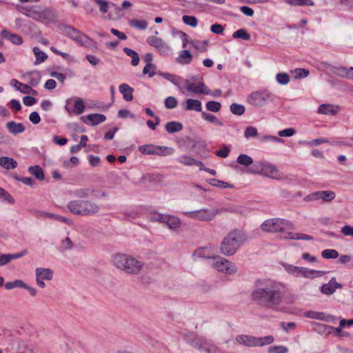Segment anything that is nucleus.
Wrapping results in <instances>:
<instances>
[{"instance_id": "1", "label": "nucleus", "mask_w": 353, "mask_h": 353, "mask_svg": "<svg viewBox=\"0 0 353 353\" xmlns=\"http://www.w3.org/2000/svg\"><path fill=\"white\" fill-rule=\"evenodd\" d=\"M287 291L286 285L272 279L256 280L251 293L252 301L261 307L274 308L279 306Z\"/></svg>"}, {"instance_id": "2", "label": "nucleus", "mask_w": 353, "mask_h": 353, "mask_svg": "<svg viewBox=\"0 0 353 353\" xmlns=\"http://www.w3.org/2000/svg\"><path fill=\"white\" fill-rule=\"evenodd\" d=\"M15 9L27 17L45 24L54 23L57 20L55 12L50 7H42L39 5L17 4Z\"/></svg>"}, {"instance_id": "3", "label": "nucleus", "mask_w": 353, "mask_h": 353, "mask_svg": "<svg viewBox=\"0 0 353 353\" xmlns=\"http://www.w3.org/2000/svg\"><path fill=\"white\" fill-rule=\"evenodd\" d=\"M246 239L247 236L243 230H232L223 239L221 243V253L228 256L234 255Z\"/></svg>"}, {"instance_id": "4", "label": "nucleus", "mask_w": 353, "mask_h": 353, "mask_svg": "<svg viewBox=\"0 0 353 353\" xmlns=\"http://www.w3.org/2000/svg\"><path fill=\"white\" fill-rule=\"evenodd\" d=\"M114 265L127 274H138L143 267V263L130 255L117 254L113 258Z\"/></svg>"}, {"instance_id": "5", "label": "nucleus", "mask_w": 353, "mask_h": 353, "mask_svg": "<svg viewBox=\"0 0 353 353\" xmlns=\"http://www.w3.org/2000/svg\"><path fill=\"white\" fill-rule=\"evenodd\" d=\"M67 208L72 214L84 216L95 215L100 211L99 205L89 200L70 201Z\"/></svg>"}, {"instance_id": "6", "label": "nucleus", "mask_w": 353, "mask_h": 353, "mask_svg": "<svg viewBox=\"0 0 353 353\" xmlns=\"http://www.w3.org/2000/svg\"><path fill=\"white\" fill-rule=\"evenodd\" d=\"M275 99L274 94L268 90H260L252 92L247 98L249 104L256 107L261 108L265 106L268 103L274 101Z\"/></svg>"}, {"instance_id": "7", "label": "nucleus", "mask_w": 353, "mask_h": 353, "mask_svg": "<svg viewBox=\"0 0 353 353\" xmlns=\"http://www.w3.org/2000/svg\"><path fill=\"white\" fill-rule=\"evenodd\" d=\"M61 30L81 46L90 48L94 44L92 39L72 26L64 25L61 28Z\"/></svg>"}, {"instance_id": "8", "label": "nucleus", "mask_w": 353, "mask_h": 353, "mask_svg": "<svg viewBox=\"0 0 353 353\" xmlns=\"http://www.w3.org/2000/svg\"><path fill=\"white\" fill-rule=\"evenodd\" d=\"M226 211L230 212H236V210L228 209H221L219 210L218 208H212V209H207L203 208L199 210L186 212L185 215L191 219L202 221H210L214 219V217L219 214L221 211Z\"/></svg>"}, {"instance_id": "9", "label": "nucleus", "mask_w": 353, "mask_h": 353, "mask_svg": "<svg viewBox=\"0 0 353 353\" xmlns=\"http://www.w3.org/2000/svg\"><path fill=\"white\" fill-rule=\"evenodd\" d=\"M291 227L292 223L290 221L282 219H270L261 225V230L266 232H282Z\"/></svg>"}, {"instance_id": "10", "label": "nucleus", "mask_w": 353, "mask_h": 353, "mask_svg": "<svg viewBox=\"0 0 353 353\" xmlns=\"http://www.w3.org/2000/svg\"><path fill=\"white\" fill-rule=\"evenodd\" d=\"M285 270L288 273L295 276H303L307 279H314L321 277L326 274L325 271H319L314 270H309L306 268L288 265L285 266Z\"/></svg>"}, {"instance_id": "11", "label": "nucleus", "mask_w": 353, "mask_h": 353, "mask_svg": "<svg viewBox=\"0 0 353 353\" xmlns=\"http://www.w3.org/2000/svg\"><path fill=\"white\" fill-rule=\"evenodd\" d=\"M139 150L143 154H155L159 156L170 155L174 152V150L172 148L155 145L153 144L140 145Z\"/></svg>"}, {"instance_id": "12", "label": "nucleus", "mask_w": 353, "mask_h": 353, "mask_svg": "<svg viewBox=\"0 0 353 353\" xmlns=\"http://www.w3.org/2000/svg\"><path fill=\"white\" fill-rule=\"evenodd\" d=\"M147 43L155 48L161 55H168L170 51V46L162 39L155 36L149 37Z\"/></svg>"}, {"instance_id": "13", "label": "nucleus", "mask_w": 353, "mask_h": 353, "mask_svg": "<svg viewBox=\"0 0 353 353\" xmlns=\"http://www.w3.org/2000/svg\"><path fill=\"white\" fill-rule=\"evenodd\" d=\"M94 193V196L96 198H102L108 196V194L105 192L91 188H79L75 190L73 192V194L77 198L84 199L90 196L92 194Z\"/></svg>"}, {"instance_id": "14", "label": "nucleus", "mask_w": 353, "mask_h": 353, "mask_svg": "<svg viewBox=\"0 0 353 353\" xmlns=\"http://www.w3.org/2000/svg\"><path fill=\"white\" fill-rule=\"evenodd\" d=\"M217 258H219V260L214 265V267L217 271L226 273L228 274H233L236 272V268L234 263L224 258L219 257V256H217Z\"/></svg>"}, {"instance_id": "15", "label": "nucleus", "mask_w": 353, "mask_h": 353, "mask_svg": "<svg viewBox=\"0 0 353 353\" xmlns=\"http://www.w3.org/2000/svg\"><path fill=\"white\" fill-rule=\"evenodd\" d=\"M185 88L187 90L194 92L198 94H210L211 90L208 89L203 82H200L199 84L196 85L194 83H192L189 80H185Z\"/></svg>"}, {"instance_id": "16", "label": "nucleus", "mask_w": 353, "mask_h": 353, "mask_svg": "<svg viewBox=\"0 0 353 353\" xmlns=\"http://www.w3.org/2000/svg\"><path fill=\"white\" fill-rule=\"evenodd\" d=\"M336 194L331 190H323L313 192L307 196L309 200L322 199L323 201L330 202L334 199Z\"/></svg>"}, {"instance_id": "17", "label": "nucleus", "mask_w": 353, "mask_h": 353, "mask_svg": "<svg viewBox=\"0 0 353 353\" xmlns=\"http://www.w3.org/2000/svg\"><path fill=\"white\" fill-rule=\"evenodd\" d=\"M201 346L199 350L203 351L206 353H219V348L214 345L210 341H208L204 337H201Z\"/></svg>"}, {"instance_id": "18", "label": "nucleus", "mask_w": 353, "mask_h": 353, "mask_svg": "<svg viewBox=\"0 0 353 353\" xmlns=\"http://www.w3.org/2000/svg\"><path fill=\"white\" fill-rule=\"evenodd\" d=\"M94 1L98 6L100 12L103 14H106L110 8H114V10L118 12H121L122 10V8H119L112 2H109L105 0H94Z\"/></svg>"}, {"instance_id": "19", "label": "nucleus", "mask_w": 353, "mask_h": 353, "mask_svg": "<svg viewBox=\"0 0 353 353\" xmlns=\"http://www.w3.org/2000/svg\"><path fill=\"white\" fill-rule=\"evenodd\" d=\"M341 288V285L336 281L335 278H332L328 283L323 284L321 286V291L326 295L332 294L337 288Z\"/></svg>"}, {"instance_id": "20", "label": "nucleus", "mask_w": 353, "mask_h": 353, "mask_svg": "<svg viewBox=\"0 0 353 353\" xmlns=\"http://www.w3.org/2000/svg\"><path fill=\"white\" fill-rule=\"evenodd\" d=\"M0 35L2 38L10 41L14 45H21L23 43V38L19 34L10 33L7 30L4 29L1 30Z\"/></svg>"}, {"instance_id": "21", "label": "nucleus", "mask_w": 353, "mask_h": 353, "mask_svg": "<svg viewBox=\"0 0 353 353\" xmlns=\"http://www.w3.org/2000/svg\"><path fill=\"white\" fill-rule=\"evenodd\" d=\"M305 316L310 319L322 320L326 322H330L334 320V316L326 314L324 312L309 311L306 312Z\"/></svg>"}, {"instance_id": "22", "label": "nucleus", "mask_w": 353, "mask_h": 353, "mask_svg": "<svg viewBox=\"0 0 353 353\" xmlns=\"http://www.w3.org/2000/svg\"><path fill=\"white\" fill-rule=\"evenodd\" d=\"M193 256L198 258L215 259L213 249L211 247H203L196 249Z\"/></svg>"}, {"instance_id": "23", "label": "nucleus", "mask_w": 353, "mask_h": 353, "mask_svg": "<svg viewBox=\"0 0 353 353\" xmlns=\"http://www.w3.org/2000/svg\"><path fill=\"white\" fill-rule=\"evenodd\" d=\"M236 341L243 345L248 347H256V337L250 335L240 334L236 336Z\"/></svg>"}, {"instance_id": "24", "label": "nucleus", "mask_w": 353, "mask_h": 353, "mask_svg": "<svg viewBox=\"0 0 353 353\" xmlns=\"http://www.w3.org/2000/svg\"><path fill=\"white\" fill-rule=\"evenodd\" d=\"M339 106L329 103L321 104L318 108V113L322 114L336 115L339 112Z\"/></svg>"}, {"instance_id": "25", "label": "nucleus", "mask_w": 353, "mask_h": 353, "mask_svg": "<svg viewBox=\"0 0 353 353\" xmlns=\"http://www.w3.org/2000/svg\"><path fill=\"white\" fill-rule=\"evenodd\" d=\"M8 130L14 135L19 134L25 131V127L21 123L9 121L6 123Z\"/></svg>"}, {"instance_id": "26", "label": "nucleus", "mask_w": 353, "mask_h": 353, "mask_svg": "<svg viewBox=\"0 0 353 353\" xmlns=\"http://www.w3.org/2000/svg\"><path fill=\"white\" fill-rule=\"evenodd\" d=\"M119 92L123 94V99L127 101L133 99L134 89L126 83H122L119 87Z\"/></svg>"}, {"instance_id": "27", "label": "nucleus", "mask_w": 353, "mask_h": 353, "mask_svg": "<svg viewBox=\"0 0 353 353\" xmlns=\"http://www.w3.org/2000/svg\"><path fill=\"white\" fill-rule=\"evenodd\" d=\"M35 274L37 279L48 281L52 279L53 272L49 268H37Z\"/></svg>"}, {"instance_id": "28", "label": "nucleus", "mask_w": 353, "mask_h": 353, "mask_svg": "<svg viewBox=\"0 0 353 353\" xmlns=\"http://www.w3.org/2000/svg\"><path fill=\"white\" fill-rule=\"evenodd\" d=\"M184 108L186 110H194L196 112H201V102L197 99H188L185 101V105Z\"/></svg>"}, {"instance_id": "29", "label": "nucleus", "mask_w": 353, "mask_h": 353, "mask_svg": "<svg viewBox=\"0 0 353 353\" xmlns=\"http://www.w3.org/2000/svg\"><path fill=\"white\" fill-rule=\"evenodd\" d=\"M283 239H296V240H305V241H312L314 239L313 236L301 234V233H293V232H286L284 234V236H282Z\"/></svg>"}, {"instance_id": "30", "label": "nucleus", "mask_w": 353, "mask_h": 353, "mask_svg": "<svg viewBox=\"0 0 353 353\" xmlns=\"http://www.w3.org/2000/svg\"><path fill=\"white\" fill-rule=\"evenodd\" d=\"M334 73L342 78H346L349 79H353V72L350 71V68L347 69L345 67L340 66L334 68Z\"/></svg>"}, {"instance_id": "31", "label": "nucleus", "mask_w": 353, "mask_h": 353, "mask_svg": "<svg viewBox=\"0 0 353 353\" xmlns=\"http://www.w3.org/2000/svg\"><path fill=\"white\" fill-rule=\"evenodd\" d=\"M0 165L7 170L14 169L17 166V162L12 158L1 157H0Z\"/></svg>"}, {"instance_id": "32", "label": "nucleus", "mask_w": 353, "mask_h": 353, "mask_svg": "<svg viewBox=\"0 0 353 353\" xmlns=\"http://www.w3.org/2000/svg\"><path fill=\"white\" fill-rule=\"evenodd\" d=\"M86 119L92 125H96L105 121L106 117L102 114H90L86 116Z\"/></svg>"}, {"instance_id": "33", "label": "nucleus", "mask_w": 353, "mask_h": 353, "mask_svg": "<svg viewBox=\"0 0 353 353\" xmlns=\"http://www.w3.org/2000/svg\"><path fill=\"white\" fill-rule=\"evenodd\" d=\"M10 85L14 86L17 90L21 92V93L29 94V92L31 90L30 86L21 83L14 79L11 80Z\"/></svg>"}, {"instance_id": "34", "label": "nucleus", "mask_w": 353, "mask_h": 353, "mask_svg": "<svg viewBox=\"0 0 353 353\" xmlns=\"http://www.w3.org/2000/svg\"><path fill=\"white\" fill-rule=\"evenodd\" d=\"M28 172L39 181H43L45 175L43 169L39 165L30 166L28 168Z\"/></svg>"}, {"instance_id": "35", "label": "nucleus", "mask_w": 353, "mask_h": 353, "mask_svg": "<svg viewBox=\"0 0 353 353\" xmlns=\"http://www.w3.org/2000/svg\"><path fill=\"white\" fill-rule=\"evenodd\" d=\"M192 60V55L189 50H184L180 53L179 57L176 59V61L180 64H188Z\"/></svg>"}, {"instance_id": "36", "label": "nucleus", "mask_w": 353, "mask_h": 353, "mask_svg": "<svg viewBox=\"0 0 353 353\" xmlns=\"http://www.w3.org/2000/svg\"><path fill=\"white\" fill-rule=\"evenodd\" d=\"M183 129V125L180 122L170 121L166 123L165 130L170 134H173L181 131Z\"/></svg>"}, {"instance_id": "37", "label": "nucleus", "mask_w": 353, "mask_h": 353, "mask_svg": "<svg viewBox=\"0 0 353 353\" xmlns=\"http://www.w3.org/2000/svg\"><path fill=\"white\" fill-rule=\"evenodd\" d=\"M32 51L36 57L34 65H39L42 62H44L48 59V55L44 52L41 51L38 47L33 48Z\"/></svg>"}, {"instance_id": "38", "label": "nucleus", "mask_w": 353, "mask_h": 353, "mask_svg": "<svg viewBox=\"0 0 353 353\" xmlns=\"http://www.w3.org/2000/svg\"><path fill=\"white\" fill-rule=\"evenodd\" d=\"M164 223L170 229H176L180 226L181 221L176 216H167Z\"/></svg>"}, {"instance_id": "39", "label": "nucleus", "mask_w": 353, "mask_h": 353, "mask_svg": "<svg viewBox=\"0 0 353 353\" xmlns=\"http://www.w3.org/2000/svg\"><path fill=\"white\" fill-rule=\"evenodd\" d=\"M123 51L128 56L132 58L131 64L133 66H136L139 64V57L136 51L127 47L123 48Z\"/></svg>"}, {"instance_id": "40", "label": "nucleus", "mask_w": 353, "mask_h": 353, "mask_svg": "<svg viewBox=\"0 0 353 353\" xmlns=\"http://www.w3.org/2000/svg\"><path fill=\"white\" fill-rule=\"evenodd\" d=\"M202 118L212 123H214L218 126L223 125V123L219 120L215 115L207 113L205 112H202L201 113Z\"/></svg>"}, {"instance_id": "41", "label": "nucleus", "mask_w": 353, "mask_h": 353, "mask_svg": "<svg viewBox=\"0 0 353 353\" xmlns=\"http://www.w3.org/2000/svg\"><path fill=\"white\" fill-rule=\"evenodd\" d=\"M285 1L293 6H313L314 5L312 0H285Z\"/></svg>"}, {"instance_id": "42", "label": "nucleus", "mask_w": 353, "mask_h": 353, "mask_svg": "<svg viewBox=\"0 0 353 353\" xmlns=\"http://www.w3.org/2000/svg\"><path fill=\"white\" fill-rule=\"evenodd\" d=\"M158 74L163 77L164 79L170 81L176 86H179V85H180L181 79L178 76L166 72H158Z\"/></svg>"}, {"instance_id": "43", "label": "nucleus", "mask_w": 353, "mask_h": 353, "mask_svg": "<svg viewBox=\"0 0 353 353\" xmlns=\"http://www.w3.org/2000/svg\"><path fill=\"white\" fill-rule=\"evenodd\" d=\"M232 37L234 39H241L243 40L248 41L250 39L251 37L245 29L241 28L235 31L232 34Z\"/></svg>"}, {"instance_id": "44", "label": "nucleus", "mask_w": 353, "mask_h": 353, "mask_svg": "<svg viewBox=\"0 0 353 353\" xmlns=\"http://www.w3.org/2000/svg\"><path fill=\"white\" fill-rule=\"evenodd\" d=\"M230 108L232 114L238 116L243 114L245 112V106L236 103H232Z\"/></svg>"}, {"instance_id": "45", "label": "nucleus", "mask_w": 353, "mask_h": 353, "mask_svg": "<svg viewBox=\"0 0 353 353\" xmlns=\"http://www.w3.org/2000/svg\"><path fill=\"white\" fill-rule=\"evenodd\" d=\"M177 161L181 164L186 166L194 165L196 159L188 155H182L177 158Z\"/></svg>"}, {"instance_id": "46", "label": "nucleus", "mask_w": 353, "mask_h": 353, "mask_svg": "<svg viewBox=\"0 0 353 353\" xmlns=\"http://www.w3.org/2000/svg\"><path fill=\"white\" fill-rule=\"evenodd\" d=\"M236 162L245 166H249L253 163V159L248 154H241L237 159Z\"/></svg>"}, {"instance_id": "47", "label": "nucleus", "mask_w": 353, "mask_h": 353, "mask_svg": "<svg viewBox=\"0 0 353 353\" xmlns=\"http://www.w3.org/2000/svg\"><path fill=\"white\" fill-rule=\"evenodd\" d=\"M23 287H27V284L19 279L15 280L12 282H7L5 285V288L7 290H12L15 288H23Z\"/></svg>"}, {"instance_id": "48", "label": "nucleus", "mask_w": 353, "mask_h": 353, "mask_svg": "<svg viewBox=\"0 0 353 353\" xmlns=\"http://www.w3.org/2000/svg\"><path fill=\"white\" fill-rule=\"evenodd\" d=\"M209 183L214 187H219L221 188H231L233 187V185L230 183L216 179H210Z\"/></svg>"}, {"instance_id": "49", "label": "nucleus", "mask_w": 353, "mask_h": 353, "mask_svg": "<svg viewBox=\"0 0 353 353\" xmlns=\"http://www.w3.org/2000/svg\"><path fill=\"white\" fill-rule=\"evenodd\" d=\"M85 109L84 102L83 99L77 98L74 103V112L77 114H81Z\"/></svg>"}, {"instance_id": "50", "label": "nucleus", "mask_w": 353, "mask_h": 353, "mask_svg": "<svg viewBox=\"0 0 353 353\" xmlns=\"http://www.w3.org/2000/svg\"><path fill=\"white\" fill-rule=\"evenodd\" d=\"M201 336L191 334L189 336H187V341L192 347L199 350V346H201Z\"/></svg>"}, {"instance_id": "51", "label": "nucleus", "mask_w": 353, "mask_h": 353, "mask_svg": "<svg viewBox=\"0 0 353 353\" xmlns=\"http://www.w3.org/2000/svg\"><path fill=\"white\" fill-rule=\"evenodd\" d=\"M264 170L270 173L269 176L272 179H278V173L279 170L276 167L272 164H266L263 165Z\"/></svg>"}, {"instance_id": "52", "label": "nucleus", "mask_w": 353, "mask_h": 353, "mask_svg": "<svg viewBox=\"0 0 353 353\" xmlns=\"http://www.w3.org/2000/svg\"><path fill=\"white\" fill-rule=\"evenodd\" d=\"M130 25L139 30H145L148 28V23L145 20L133 19L130 21Z\"/></svg>"}, {"instance_id": "53", "label": "nucleus", "mask_w": 353, "mask_h": 353, "mask_svg": "<svg viewBox=\"0 0 353 353\" xmlns=\"http://www.w3.org/2000/svg\"><path fill=\"white\" fill-rule=\"evenodd\" d=\"M339 255V252L333 249H327L321 252L322 257L326 259H336Z\"/></svg>"}, {"instance_id": "54", "label": "nucleus", "mask_w": 353, "mask_h": 353, "mask_svg": "<svg viewBox=\"0 0 353 353\" xmlns=\"http://www.w3.org/2000/svg\"><path fill=\"white\" fill-rule=\"evenodd\" d=\"M274 341L273 336L269 335L264 337H256V346H263L265 345H269Z\"/></svg>"}, {"instance_id": "55", "label": "nucleus", "mask_w": 353, "mask_h": 353, "mask_svg": "<svg viewBox=\"0 0 353 353\" xmlns=\"http://www.w3.org/2000/svg\"><path fill=\"white\" fill-rule=\"evenodd\" d=\"M206 108L208 111L217 112L221 108V103L214 101H210L206 103Z\"/></svg>"}, {"instance_id": "56", "label": "nucleus", "mask_w": 353, "mask_h": 353, "mask_svg": "<svg viewBox=\"0 0 353 353\" xmlns=\"http://www.w3.org/2000/svg\"><path fill=\"white\" fill-rule=\"evenodd\" d=\"M184 23L191 27H196L198 24V19L194 16L184 15L182 17Z\"/></svg>"}, {"instance_id": "57", "label": "nucleus", "mask_w": 353, "mask_h": 353, "mask_svg": "<svg viewBox=\"0 0 353 353\" xmlns=\"http://www.w3.org/2000/svg\"><path fill=\"white\" fill-rule=\"evenodd\" d=\"M258 135L257 129L254 126H248L244 132V137L246 139L254 138Z\"/></svg>"}, {"instance_id": "58", "label": "nucleus", "mask_w": 353, "mask_h": 353, "mask_svg": "<svg viewBox=\"0 0 353 353\" xmlns=\"http://www.w3.org/2000/svg\"><path fill=\"white\" fill-rule=\"evenodd\" d=\"M276 80L281 85H286L290 81V76L287 73H278Z\"/></svg>"}, {"instance_id": "59", "label": "nucleus", "mask_w": 353, "mask_h": 353, "mask_svg": "<svg viewBox=\"0 0 353 353\" xmlns=\"http://www.w3.org/2000/svg\"><path fill=\"white\" fill-rule=\"evenodd\" d=\"M165 106L168 109H173L178 105L176 99L174 97H168L165 99Z\"/></svg>"}, {"instance_id": "60", "label": "nucleus", "mask_w": 353, "mask_h": 353, "mask_svg": "<svg viewBox=\"0 0 353 353\" xmlns=\"http://www.w3.org/2000/svg\"><path fill=\"white\" fill-rule=\"evenodd\" d=\"M288 348L283 345L270 346L268 348L269 353H288Z\"/></svg>"}, {"instance_id": "61", "label": "nucleus", "mask_w": 353, "mask_h": 353, "mask_svg": "<svg viewBox=\"0 0 353 353\" xmlns=\"http://www.w3.org/2000/svg\"><path fill=\"white\" fill-rule=\"evenodd\" d=\"M155 65L151 63H148L143 70V74H148L149 77H152L155 74L154 72Z\"/></svg>"}, {"instance_id": "62", "label": "nucleus", "mask_w": 353, "mask_h": 353, "mask_svg": "<svg viewBox=\"0 0 353 353\" xmlns=\"http://www.w3.org/2000/svg\"><path fill=\"white\" fill-rule=\"evenodd\" d=\"M48 217L54 219L55 220L67 223L68 225H70L72 223V221L70 219H69L65 216H60V215H57V214H52V213H48Z\"/></svg>"}, {"instance_id": "63", "label": "nucleus", "mask_w": 353, "mask_h": 353, "mask_svg": "<svg viewBox=\"0 0 353 353\" xmlns=\"http://www.w3.org/2000/svg\"><path fill=\"white\" fill-rule=\"evenodd\" d=\"M296 133V130L294 128H286L283 130H280L278 132V134L283 137H292Z\"/></svg>"}, {"instance_id": "64", "label": "nucleus", "mask_w": 353, "mask_h": 353, "mask_svg": "<svg viewBox=\"0 0 353 353\" xmlns=\"http://www.w3.org/2000/svg\"><path fill=\"white\" fill-rule=\"evenodd\" d=\"M230 151V149L229 147L223 145L221 149L216 152V154L219 157L226 158L228 156Z\"/></svg>"}]
</instances>
